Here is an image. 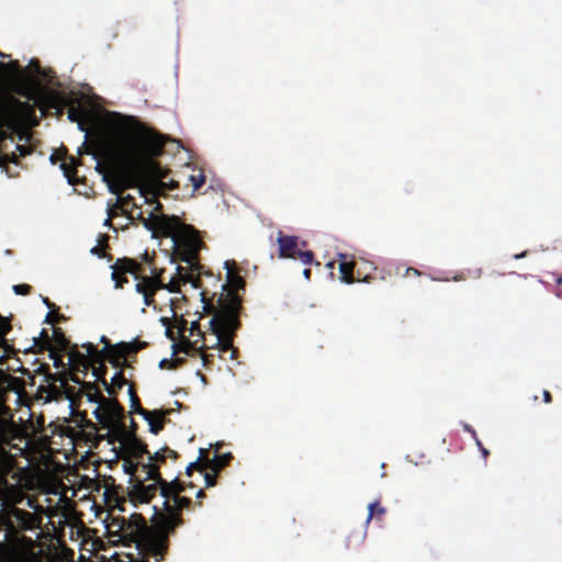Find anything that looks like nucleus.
<instances>
[{"mask_svg":"<svg viewBox=\"0 0 562 562\" xmlns=\"http://www.w3.org/2000/svg\"><path fill=\"white\" fill-rule=\"evenodd\" d=\"M27 441L12 420L0 418V562H31L35 541L23 532L40 526L36 514L19 508L32 487V475L25 457Z\"/></svg>","mask_w":562,"mask_h":562,"instance_id":"nucleus-1","label":"nucleus"},{"mask_svg":"<svg viewBox=\"0 0 562 562\" xmlns=\"http://www.w3.org/2000/svg\"><path fill=\"white\" fill-rule=\"evenodd\" d=\"M165 138L156 130L134 117L122 125L102 148L103 162L98 161L97 170L103 173L111 193L116 194L115 207L130 221L134 216L128 207H137L134 196H121L125 188L161 181L167 171L155 159L165 148Z\"/></svg>","mask_w":562,"mask_h":562,"instance_id":"nucleus-2","label":"nucleus"},{"mask_svg":"<svg viewBox=\"0 0 562 562\" xmlns=\"http://www.w3.org/2000/svg\"><path fill=\"white\" fill-rule=\"evenodd\" d=\"M186 483L179 479L171 482L160 483V496L162 497L161 508L155 506V514L151 520V527L147 528L137 540L143 560L153 557L156 561L164 560L169 548V538L176 529L184 524L181 516L183 509L190 508L192 501L182 496L186 491Z\"/></svg>","mask_w":562,"mask_h":562,"instance_id":"nucleus-3","label":"nucleus"},{"mask_svg":"<svg viewBox=\"0 0 562 562\" xmlns=\"http://www.w3.org/2000/svg\"><path fill=\"white\" fill-rule=\"evenodd\" d=\"M25 95L34 103L21 101L12 95L0 97V140L11 134H24L31 127L37 126L36 106L42 110L43 115L48 110H55L57 115H61L71 101H75L71 94L54 89L42 94L27 92Z\"/></svg>","mask_w":562,"mask_h":562,"instance_id":"nucleus-4","label":"nucleus"},{"mask_svg":"<svg viewBox=\"0 0 562 562\" xmlns=\"http://www.w3.org/2000/svg\"><path fill=\"white\" fill-rule=\"evenodd\" d=\"M226 283L223 284V292L218 295L216 304L206 302L203 296L204 310L212 315L211 327L216 334L215 345L227 349L232 346L233 337L240 328L241 296L239 291L245 290V279L236 271L235 261H226Z\"/></svg>","mask_w":562,"mask_h":562,"instance_id":"nucleus-5","label":"nucleus"},{"mask_svg":"<svg viewBox=\"0 0 562 562\" xmlns=\"http://www.w3.org/2000/svg\"><path fill=\"white\" fill-rule=\"evenodd\" d=\"M112 268V280L115 286L122 289L128 282L126 273H131L137 280L135 290L143 295V301L146 306L156 307L155 295L159 290H167L170 293H179L180 286L187 283L191 277L182 276L180 271L182 268L178 266V276L172 278L169 282L164 280V269L157 270L155 267L151 269V276H145L143 266L132 258H119Z\"/></svg>","mask_w":562,"mask_h":562,"instance_id":"nucleus-6","label":"nucleus"},{"mask_svg":"<svg viewBox=\"0 0 562 562\" xmlns=\"http://www.w3.org/2000/svg\"><path fill=\"white\" fill-rule=\"evenodd\" d=\"M164 222L162 229L172 240L175 255L190 266L196 263L203 245L199 232L192 225L182 223L178 216H175L173 220H164Z\"/></svg>","mask_w":562,"mask_h":562,"instance_id":"nucleus-7","label":"nucleus"},{"mask_svg":"<svg viewBox=\"0 0 562 562\" xmlns=\"http://www.w3.org/2000/svg\"><path fill=\"white\" fill-rule=\"evenodd\" d=\"M38 371L44 374L45 382L47 383L46 385H41L38 387V393L42 397H46L47 400H58L63 394H65L67 397H70L72 391L68 384L69 380L81 384L86 394L88 392L99 391L95 382H81L76 374H68L66 372L52 373L49 366L46 363L41 364Z\"/></svg>","mask_w":562,"mask_h":562,"instance_id":"nucleus-8","label":"nucleus"},{"mask_svg":"<svg viewBox=\"0 0 562 562\" xmlns=\"http://www.w3.org/2000/svg\"><path fill=\"white\" fill-rule=\"evenodd\" d=\"M143 479H137L130 491V497L133 502L149 503L159 492L160 483L165 482L161 477L159 467L154 463L142 465Z\"/></svg>","mask_w":562,"mask_h":562,"instance_id":"nucleus-9","label":"nucleus"},{"mask_svg":"<svg viewBox=\"0 0 562 562\" xmlns=\"http://www.w3.org/2000/svg\"><path fill=\"white\" fill-rule=\"evenodd\" d=\"M94 416L104 428L120 426L124 428V407L116 398H105L94 411Z\"/></svg>","mask_w":562,"mask_h":562,"instance_id":"nucleus-10","label":"nucleus"},{"mask_svg":"<svg viewBox=\"0 0 562 562\" xmlns=\"http://www.w3.org/2000/svg\"><path fill=\"white\" fill-rule=\"evenodd\" d=\"M209 325H210V333L209 334H204L201 338H202V344L200 346H198V342L199 340H195V341H191V340H186L183 342V352L184 353H190L191 351H203V350H206V349H218V351L221 352H227V351H232V358L235 357V353L237 352V350L233 347V345L227 348V349H223V346L221 345H215V338H216V334L212 330V327H211V321L209 322ZM234 338L235 336L233 337V340H232V344L234 342Z\"/></svg>","mask_w":562,"mask_h":562,"instance_id":"nucleus-11","label":"nucleus"},{"mask_svg":"<svg viewBox=\"0 0 562 562\" xmlns=\"http://www.w3.org/2000/svg\"><path fill=\"white\" fill-rule=\"evenodd\" d=\"M146 347V341H140L137 339L131 342H121L114 345L110 350V362L117 367L121 360H125L127 356L136 353Z\"/></svg>","mask_w":562,"mask_h":562,"instance_id":"nucleus-12","label":"nucleus"},{"mask_svg":"<svg viewBox=\"0 0 562 562\" xmlns=\"http://www.w3.org/2000/svg\"><path fill=\"white\" fill-rule=\"evenodd\" d=\"M137 218L146 227V229L153 233L154 237H167L166 231L162 229L165 223L164 220H173L175 215H155L154 213H150L148 217H144L143 214L139 213Z\"/></svg>","mask_w":562,"mask_h":562,"instance_id":"nucleus-13","label":"nucleus"},{"mask_svg":"<svg viewBox=\"0 0 562 562\" xmlns=\"http://www.w3.org/2000/svg\"><path fill=\"white\" fill-rule=\"evenodd\" d=\"M337 261L339 263L340 280L348 284L353 283L358 260L351 255L338 254Z\"/></svg>","mask_w":562,"mask_h":562,"instance_id":"nucleus-14","label":"nucleus"},{"mask_svg":"<svg viewBox=\"0 0 562 562\" xmlns=\"http://www.w3.org/2000/svg\"><path fill=\"white\" fill-rule=\"evenodd\" d=\"M277 243L279 245V257L293 259L297 252L299 238L296 236L284 235L282 232L278 233Z\"/></svg>","mask_w":562,"mask_h":562,"instance_id":"nucleus-15","label":"nucleus"},{"mask_svg":"<svg viewBox=\"0 0 562 562\" xmlns=\"http://www.w3.org/2000/svg\"><path fill=\"white\" fill-rule=\"evenodd\" d=\"M68 360L74 371L87 372L94 364L91 359L78 350L77 345H72L68 350Z\"/></svg>","mask_w":562,"mask_h":562,"instance_id":"nucleus-16","label":"nucleus"},{"mask_svg":"<svg viewBox=\"0 0 562 562\" xmlns=\"http://www.w3.org/2000/svg\"><path fill=\"white\" fill-rule=\"evenodd\" d=\"M171 413V408L154 409L149 411V415H143V417L149 425V431L154 435H158L165 427L166 417Z\"/></svg>","mask_w":562,"mask_h":562,"instance_id":"nucleus-17","label":"nucleus"},{"mask_svg":"<svg viewBox=\"0 0 562 562\" xmlns=\"http://www.w3.org/2000/svg\"><path fill=\"white\" fill-rule=\"evenodd\" d=\"M233 456L231 452L218 454L215 452L213 458L209 457V452L204 457V467H206V470L220 473L225 467L229 464L232 461Z\"/></svg>","mask_w":562,"mask_h":562,"instance_id":"nucleus-18","label":"nucleus"},{"mask_svg":"<svg viewBox=\"0 0 562 562\" xmlns=\"http://www.w3.org/2000/svg\"><path fill=\"white\" fill-rule=\"evenodd\" d=\"M105 371L100 370L99 376H97L98 380L102 382V384L105 387V391L111 395L115 396L117 394V391L121 390L125 384H127V380L122 371L116 372L114 376L112 378L111 383H108L105 380Z\"/></svg>","mask_w":562,"mask_h":562,"instance_id":"nucleus-19","label":"nucleus"},{"mask_svg":"<svg viewBox=\"0 0 562 562\" xmlns=\"http://www.w3.org/2000/svg\"><path fill=\"white\" fill-rule=\"evenodd\" d=\"M82 348L86 349L87 355L93 364L99 363V367L93 368V374L95 376H99V371H105L106 368L103 364V360L105 359V351L108 350V347H104L101 350H98L97 347L92 342H87L82 345Z\"/></svg>","mask_w":562,"mask_h":562,"instance_id":"nucleus-20","label":"nucleus"},{"mask_svg":"<svg viewBox=\"0 0 562 562\" xmlns=\"http://www.w3.org/2000/svg\"><path fill=\"white\" fill-rule=\"evenodd\" d=\"M124 449L133 459L136 460L142 459L144 454H149L147 445L134 435L132 438H125Z\"/></svg>","mask_w":562,"mask_h":562,"instance_id":"nucleus-21","label":"nucleus"},{"mask_svg":"<svg viewBox=\"0 0 562 562\" xmlns=\"http://www.w3.org/2000/svg\"><path fill=\"white\" fill-rule=\"evenodd\" d=\"M375 270L376 268L373 262L364 259L358 260L355 272V282H371V280H373L372 272Z\"/></svg>","mask_w":562,"mask_h":562,"instance_id":"nucleus-22","label":"nucleus"},{"mask_svg":"<svg viewBox=\"0 0 562 562\" xmlns=\"http://www.w3.org/2000/svg\"><path fill=\"white\" fill-rule=\"evenodd\" d=\"M189 331L190 336H194L196 335L198 337H202L205 333H203L200 328V324L199 322H192L190 327L188 328L187 327V322L186 321H182V324L179 326L178 328V334L179 336L181 337V340H180V344L179 345H175V347H177V349L175 350V353L177 352H183V342L186 340H189L187 337H186V331Z\"/></svg>","mask_w":562,"mask_h":562,"instance_id":"nucleus-23","label":"nucleus"},{"mask_svg":"<svg viewBox=\"0 0 562 562\" xmlns=\"http://www.w3.org/2000/svg\"><path fill=\"white\" fill-rule=\"evenodd\" d=\"M1 76L8 79H20L26 72L21 68L19 60H11L9 63H0Z\"/></svg>","mask_w":562,"mask_h":562,"instance_id":"nucleus-24","label":"nucleus"},{"mask_svg":"<svg viewBox=\"0 0 562 562\" xmlns=\"http://www.w3.org/2000/svg\"><path fill=\"white\" fill-rule=\"evenodd\" d=\"M78 165V159L72 156L65 158L60 165V168L64 171L65 177L67 178L68 182L72 186L79 182V179L77 177Z\"/></svg>","mask_w":562,"mask_h":562,"instance_id":"nucleus-25","label":"nucleus"},{"mask_svg":"<svg viewBox=\"0 0 562 562\" xmlns=\"http://www.w3.org/2000/svg\"><path fill=\"white\" fill-rule=\"evenodd\" d=\"M66 109H68V120L70 122L78 123L79 128L85 131V125L82 122L85 110L82 109L79 100L75 98V101H71V103Z\"/></svg>","mask_w":562,"mask_h":562,"instance_id":"nucleus-26","label":"nucleus"},{"mask_svg":"<svg viewBox=\"0 0 562 562\" xmlns=\"http://www.w3.org/2000/svg\"><path fill=\"white\" fill-rule=\"evenodd\" d=\"M52 342L54 344L53 349H58V351H67L72 346L60 327L53 328Z\"/></svg>","mask_w":562,"mask_h":562,"instance_id":"nucleus-27","label":"nucleus"},{"mask_svg":"<svg viewBox=\"0 0 562 562\" xmlns=\"http://www.w3.org/2000/svg\"><path fill=\"white\" fill-rule=\"evenodd\" d=\"M128 396L131 401V413H135L138 415H149V411L145 409L142 404L140 400L137 396L136 390L134 384L128 385Z\"/></svg>","mask_w":562,"mask_h":562,"instance_id":"nucleus-28","label":"nucleus"},{"mask_svg":"<svg viewBox=\"0 0 562 562\" xmlns=\"http://www.w3.org/2000/svg\"><path fill=\"white\" fill-rule=\"evenodd\" d=\"M34 347L43 352L53 348L52 337L48 335L47 329H42L38 337H34Z\"/></svg>","mask_w":562,"mask_h":562,"instance_id":"nucleus-29","label":"nucleus"},{"mask_svg":"<svg viewBox=\"0 0 562 562\" xmlns=\"http://www.w3.org/2000/svg\"><path fill=\"white\" fill-rule=\"evenodd\" d=\"M368 517L366 519V524H369L372 519L382 520L386 514V509L380 504L379 501H375L368 506Z\"/></svg>","mask_w":562,"mask_h":562,"instance_id":"nucleus-30","label":"nucleus"},{"mask_svg":"<svg viewBox=\"0 0 562 562\" xmlns=\"http://www.w3.org/2000/svg\"><path fill=\"white\" fill-rule=\"evenodd\" d=\"M12 330V324L9 317L2 316L0 314V347L4 348L8 351V340L5 336Z\"/></svg>","mask_w":562,"mask_h":562,"instance_id":"nucleus-31","label":"nucleus"},{"mask_svg":"<svg viewBox=\"0 0 562 562\" xmlns=\"http://www.w3.org/2000/svg\"><path fill=\"white\" fill-rule=\"evenodd\" d=\"M206 453H207V449H203V448L200 449V456H199L198 460L194 462H191L186 469V473L188 476H191L192 472L194 470L200 471L201 473L206 470V467H204V457Z\"/></svg>","mask_w":562,"mask_h":562,"instance_id":"nucleus-32","label":"nucleus"},{"mask_svg":"<svg viewBox=\"0 0 562 562\" xmlns=\"http://www.w3.org/2000/svg\"><path fill=\"white\" fill-rule=\"evenodd\" d=\"M144 463H140V462H134L133 460H125L124 461V469H125V472L131 474L132 476L135 477V482L137 481V479H140L142 475H144L142 473V465Z\"/></svg>","mask_w":562,"mask_h":562,"instance_id":"nucleus-33","label":"nucleus"},{"mask_svg":"<svg viewBox=\"0 0 562 562\" xmlns=\"http://www.w3.org/2000/svg\"><path fill=\"white\" fill-rule=\"evenodd\" d=\"M106 248H109V236L103 234V235H100L99 245L94 246L91 249V252L93 255H97L100 258H104V257H106V252H105Z\"/></svg>","mask_w":562,"mask_h":562,"instance_id":"nucleus-34","label":"nucleus"},{"mask_svg":"<svg viewBox=\"0 0 562 562\" xmlns=\"http://www.w3.org/2000/svg\"><path fill=\"white\" fill-rule=\"evenodd\" d=\"M293 259H297L304 265H310L314 260V254L311 250L299 249Z\"/></svg>","mask_w":562,"mask_h":562,"instance_id":"nucleus-35","label":"nucleus"},{"mask_svg":"<svg viewBox=\"0 0 562 562\" xmlns=\"http://www.w3.org/2000/svg\"><path fill=\"white\" fill-rule=\"evenodd\" d=\"M190 181L192 183L193 190L196 191L205 183V176L202 170H200L195 175L190 176Z\"/></svg>","mask_w":562,"mask_h":562,"instance_id":"nucleus-36","label":"nucleus"},{"mask_svg":"<svg viewBox=\"0 0 562 562\" xmlns=\"http://www.w3.org/2000/svg\"><path fill=\"white\" fill-rule=\"evenodd\" d=\"M49 358L54 361V367L56 369L64 368L65 363L63 361V351H58V349L50 348L49 350Z\"/></svg>","mask_w":562,"mask_h":562,"instance_id":"nucleus-37","label":"nucleus"},{"mask_svg":"<svg viewBox=\"0 0 562 562\" xmlns=\"http://www.w3.org/2000/svg\"><path fill=\"white\" fill-rule=\"evenodd\" d=\"M66 321V316L64 314H59L57 310L50 311L47 313L45 317V323L55 324Z\"/></svg>","mask_w":562,"mask_h":562,"instance_id":"nucleus-38","label":"nucleus"},{"mask_svg":"<svg viewBox=\"0 0 562 562\" xmlns=\"http://www.w3.org/2000/svg\"><path fill=\"white\" fill-rule=\"evenodd\" d=\"M12 289L16 295H27L31 293L32 286L26 283H22L13 285Z\"/></svg>","mask_w":562,"mask_h":562,"instance_id":"nucleus-39","label":"nucleus"},{"mask_svg":"<svg viewBox=\"0 0 562 562\" xmlns=\"http://www.w3.org/2000/svg\"><path fill=\"white\" fill-rule=\"evenodd\" d=\"M86 395L89 402L98 403L99 406H101V403L105 400L100 390L94 392H88Z\"/></svg>","mask_w":562,"mask_h":562,"instance_id":"nucleus-40","label":"nucleus"},{"mask_svg":"<svg viewBox=\"0 0 562 562\" xmlns=\"http://www.w3.org/2000/svg\"><path fill=\"white\" fill-rule=\"evenodd\" d=\"M217 474L214 472H205L204 480H205V487H213L217 483Z\"/></svg>","mask_w":562,"mask_h":562,"instance_id":"nucleus-41","label":"nucleus"},{"mask_svg":"<svg viewBox=\"0 0 562 562\" xmlns=\"http://www.w3.org/2000/svg\"><path fill=\"white\" fill-rule=\"evenodd\" d=\"M165 460H166V454L162 452V449H160L159 451L155 452L153 456L149 454L148 463L156 464V462H165Z\"/></svg>","mask_w":562,"mask_h":562,"instance_id":"nucleus-42","label":"nucleus"},{"mask_svg":"<svg viewBox=\"0 0 562 562\" xmlns=\"http://www.w3.org/2000/svg\"><path fill=\"white\" fill-rule=\"evenodd\" d=\"M137 428L138 427H137L136 422L133 418H131L130 430H125V427L122 428L125 432V438H132L133 435L136 436Z\"/></svg>","mask_w":562,"mask_h":562,"instance_id":"nucleus-43","label":"nucleus"},{"mask_svg":"<svg viewBox=\"0 0 562 562\" xmlns=\"http://www.w3.org/2000/svg\"><path fill=\"white\" fill-rule=\"evenodd\" d=\"M108 215L114 214V217H116L121 213V207H115V202L113 204H108Z\"/></svg>","mask_w":562,"mask_h":562,"instance_id":"nucleus-44","label":"nucleus"},{"mask_svg":"<svg viewBox=\"0 0 562 562\" xmlns=\"http://www.w3.org/2000/svg\"><path fill=\"white\" fill-rule=\"evenodd\" d=\"M162 452L166 454V459L167 458H173V459L178 458V453L175 450L170 449L169 447L162 448Z\"/></svg>","mask_w":562,"mask_h":562,"instance_id":"nucleus-45","label":"nucleus"},{"mask_svg":"<svg viewBox=\"0 0 562 562\" xmlns=\"http://www.w3.org/2000/svg\"><path fill=\"white\" fill-rule=\"evenodd\" d=\"M101 341L105 344V347H108V350L105 351V358L110 361V350L113 346L110 345L109 339L105 336L101 337Z\"/></svg>","mask_w":562,"mask_h":562,"instance_id":"nucleus-46","label":"nucleus"},{"mask_svg":"<svg viewBox=\"0 0 562 562\" xmlns=\"http://www.w3.org/2000/svg\"><path fill=\"white\" fill-rule=\"evenodd\" d=\"M8 161L16 162L18 159L14 155L12 158H9L8 156H0V167L4 166Z\"/></svg>","mask_w":562,"mask_h":562,"instance_id":"nucleus-47","label":"nucleus"},{"mask_svg":"<svg viewBox=\"0 0 562 562\" xmlns=\"http://www.w3.org/2000/svg\"><path fill=\"white\" fill-rule=\"evenodd\" d=\"M200 352H201V356H202L203 366H204L205 368H207V367H209V363L211 362V356H210V355H207V353H205V350L200 351Z\"/></svg>","mask_w":562,"mask_h":562,"instance_id":"nucleus-48","label":"nucleus"},{"mask_svg":"<svg viewBox=\"0 0 562 562\" xmlns=\"http://www.w3.org/2000/svg\"><path fill=\"white\" fill-rule=\"evenodd\" d=\"M138 555L139 557L137 559L132 560L131 562H138V561L143 560V557H142V553L139 550H138ZM161 561L162 560L156 561L155 558H153V557L146 558V562H161Z\"/></svg>","mask_w":562,"mask_h":562,"instance_id":"nucleus-49","label":"nucleus"},{"mask_svg":"<svg viewBox=\"0 0 562 562\" xmlns=\"http://www.w3.org/2000/svg\"><path fill=\"white\" fill-rule=\"evenodd\" d=\"M43 303L50 310V311H54V310H57V306L49 301L48 297H43Z\"/></svg>","mask_w":562,"mask_h":562,"instance_id":"nucleus-50","label":"nucleus"},{"mask_svg":"<svg viewBox=\"0 0 562 562\" xmlns=\"http://www.w3.org/2000/svg\"><path fill=\"white\" fill-rule=\"evenodd\" d=\"M543 401L546 403H551L552 402V395L549 391L544 390L543 391Z\"/></svg>","mask_w":562,"mask_h":562,"instance_id":"nucleus-51","label":"nucleus"},{"mask_svg":"<svg viewBox=\"0 0 562 562\" xmlns=\"http://www.w3.org/2000/svg\"><path fill=\"white\" fill-rule=\"evenodd\" d=\"M114 218V214H109L108 217L105 218L103 225L104 226H108V227H112V220Z\"/></svg>","mask_w":562,"mask_h":562,"instance_id":"nucleus-52","label":"nucleus"},{"mask_svg":"<svg viewBox=\"0 0 562 562\" xmlns=\"http://www.w3.org/2000/svg\"><path fill=\"white\" fill-rule=\"evenodd\" d=\"M30 65L34 67V69H35V71H36L37 74H40V72H41V66H40L38 60L33 59V60H31V64H30Z\"/></svg>","mask_w":562,"mask_h":562,"instance_id":"nucleus-53","label":"nucleus"},{"mask_svg":"<svg viewBox=\"0 0 562 562\" xmlns=\"http://www.w3.org/2000/svg\"><path fill=\"white\" fill-rule=\"evenodd\" d=\"M409 274L419 276L420 272L415 268H407L406 276H409Z\"/></svg>","mask_w":562,"mask_h":562,"instance_id":"nucleus-54","label":"nucleus"},{"mask_svg":"<svg viewBox=\"0 0 562 562\" xmlns=\"http://www.w3.org/2000/svg\"><path fill=\"white\" fill-rule=\"evenodd\" d=\"M139 192H140V194H142V195H144V196L146 198V201H147V202H156V198H155V195L151 198V200H149V199L145 195V189H144V187H139Z\"/></svg>","mask_w":562,"mask_h":562,"instance_id":"nucleus-55","label":"nucleus"},{"mask_svg":"<svg viewBox=\"0 0 562 562\" xmlns=\"http://www.w3.org/2000/svg\"><path fill=\"white\" fill-rule=\"evenodd\" d=\"M472 435L475 438V441H476V445H477L480 451L483 450L485 447H483L482 442L476 438V434L474 430H472Z\"/></svg>","mask_w":562,"mask_h":562,"instance_id":"nucleus-56","label":"nucleus"},{"mask_svg":"<svg viewBox=\"0 0 562 562\" xmlns=\"http://www.w3.org/2000/svg\"><path fill=\"white\" fill-rule=\"evenodd\" d=\"M472 435L475 438V441H476V445H477L480 451L483 450L485 447H483L482 442L476 438V434L474 430H472Z\"/></svg>","mask_w":562,"mask_h":562,"instance_id":"nucleus-57","label":"nucleus"},{"mask_svg":"<svg viewBox=\"0 0 562 562\" xmlns=\"http://www.w3.org/2000/svg\"><path fill=\"white\" fill-rule=\"evenodd\" d=\"M18 149L20 150L21 156H25L30 153L29 149L24 146H18Z\"/></svg>","mask_w":562,"mask_h":562,"instance_id":"nucleus-58","label":"nucleus"},{"mask_svg":"<svg viewBox=\"0 0 562 562\" xmlns=\"http://www.w3.org/2000/svg\"><path fill=\"white\" fill-rule=\"evenodd\" d=\"M143 257H144V260L146 262H148L149 266L153 265V260H151V258L149 257V255L147 252H145Z\"/></svg>","mask_w":562,"mask_h":562,"instance_id":"nucleus-59","label":"nucleus"},{"mask_svg":"<svg viewBox=\"0 0 562 562\" xmlns=\"http://www.w3.org/2000/svg\"><path fill=\"white\" fill-rule=\"evenodd\" d=\"M303 274H304V277L306 279H310V277H311V269H308V268L304 269Z\"/></svg>","mask_w":562,"mask_h":562,"instance_id":"nucleus-60","label":"nucleus"},{"mask_svg":"<svg viewBox=\"0 0 562 562\" xmlns=\"http://www.w3.org/2000/svg\"><path fill=\"white\" fill-rule=\"evenodd\" d=\"M196 497H198L199 499H201V498L205 497V493H204V491H203V490H200V491L198 492V494H196Z\"/></svg>","mask_w":562,"mask_h":562,"instance_id":"nucleus-61","label":"nucleus"},{"mask_svg":"<svg viewBox=\"0 0 562 562\" xmlns=\"http://www.w3.org/2000/svg\"><path fill=\"white\" fill-rule=\"evenodd\" d=\"M481 453L483 454V457L486 459L488 456H490V451L484 448L483 450H481Z\"/></svg>","mask_w":562,"mask_h":562,"instance_id":"nucleus-62","label":"nucleus"},{"mask_svg":"<svg viewBox=\"0 0 562 562\" xmlns=\"http://www.w3.org/2000/svg\"><path fill=\"white\" fill-rule=\"evenodd\" d=\"M177 362H181V360H180V359H178V360H176V361L170 362L169 368H176V363H177Z\"/></svg>","mask_w":562,"mask_h":562,"instance_id":"nucleus-63","label":"nucleus"},{"mask_svg":"<svg viewBox=\"0 0 562 562\" xmlns=\"http://www.w3.org/2000/svg\"><path fill=\"white\" fill-rule=\"evenodd\" d=\"M50 160L55 164V162H56V160H57V155H56V154H53V155L50 156Z\"/></svg>","mask_w":562,"mask_h":562,"instance_id":"nucleus-64","label":"nucleus"}]
</instances>
